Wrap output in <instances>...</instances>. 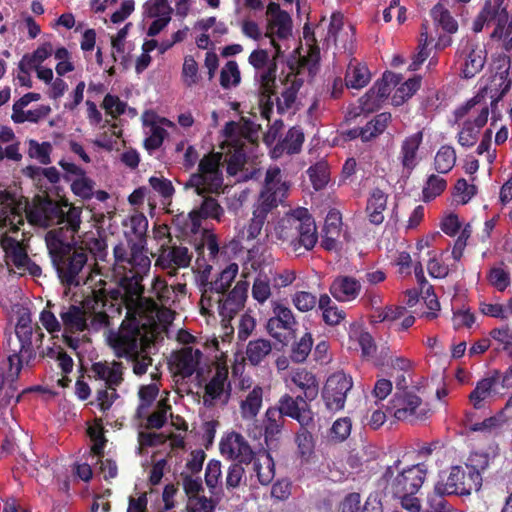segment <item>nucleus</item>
<instances>
[{"label": "nucleus", "mask_w": 512, "mask_h": 512, "mask_svg": "<svg viewBox=\"0 0 512 512\" xmlns=\"http://www.w3.org/2000/svg\"><path fill=\"white\" fill-rule=\"evenodd\" d=\"M331 295L340 302L355 300L361 292V283L352 276H338L330 285Z\"/></svg>", "instance_id": "bb28decb"}, {"label": "nucleus", "mask_w": 512, "mask_h": 512, "mask_svg": "<svg viewBox=\"0 0 512 512\" xmlns=\"http://www.w3.org/2000/svg\"><path fill=\"white\" fill-rule=\"evenodd\" d=\"M8 259L17 267H25L29 257L21 243L13 238H6L3 242Z\"/></svg>", "instance_id": "de8ad7c7"}, {"label": "nucleus", "mask_w": 512, "mask_h": 512, "mask_svg": "<svg viewBox=\"0 0 512 512\" xmlns=\"http://www.w3.org/2000/svg\"><path fill=\"white\" fill-rule=\"evenodd\" d=\"M23 363L16 354H9L6 362L0 367V409L6 408L13 400L15 404L20 400L16 381Z\"/></svg>", "instance_id": "4468645a"}, {"label": "nucleus", "mask_w": 512, "mask_h": 512, "mask_svg": "<svg viewBox=\"0 0 512 512\" xmlns=\"http://www.w3.org/2000/svg\"><path fill=\"white\" fill-rule=\"evenodd\" d=\"M456 152L453 147L445 145L442 146L434 159L436 171L439 173H448L455 165Z\"/></svg>", "instance_id": "603ef678"}, {"label": "nucleus", "mask_w": 512, "mask_h": 512, "mask_svg": "<svg viewBox=\"0 0 512 512\" xmlns=\"http://www.w3.org/2000/svg\"><path fill=\"white\" fill-rule=\"evenodd\" d=\"M56 232H47L46 246L58 278L63 285L79 286L80 272L88 261V253L82 246H76L75 239H58Z\"/></svg>", "instance_id": "f257e3e1"}, {"label": "nucleus", "mask_w": 512, "mask_h": 512, "mask_svg": "<svg viewBox=\"0 0 512 512\" xmlns=\"http://www.w3.org/2000/svg\"><path fill=\"white\" fill-rule=\"evenodd\" d=\"M272 353L271 341L264 338L250 340L246 346V359L252 366H258Z\"/></svg>", "instance_id": "c9c22d12"}, {"label": "nucleus", "mask_w": 512, "mask_h": 512, "mask_svg": "<svg viewBox=\"0 0 512 512\" xmlns=\"http://www.w3.org/2000/svg\"><path fill=\"white\" fill-rule=\"evenodd\" d=\"M241 81L238 64L234 60L228 61L220 72V85L224 89L239 85Z\"/></svg>", "instance_id": "4d7b16f0"}, {"label": "nucleus", "mask_w": 512, "mask_h": 512, "mask_svg": "<svg viewBox=\"0 0 512 512\" xmlns=\"http://www.w3.org/2000/svg\"><path fill=\"white\" fill-rule=\"evenodd\" d=\"M16 341L11 335L7 339V349L10 354H16L27 365L35 358L36 353L32 344L33 329L28 315H21L15 328Z\"/></svg>", "instance_id": "dca6fc26"}, {"label": "nucleus", "mask_w": 512, "mask_h": 512, "mask_svg": "<svg viewBox=\"0 0 512 512\" xmlns=\"http://www.w3.org/2000/svg\"><path fill=\"white\" fill-rule=\"evenodd\" d=\"M266 218V215L259 213V210L255 208L253 211V217L250 219L248 225L245 226L239 234L240 240L250 241L257 238V236L261 233Z\"/></svg>", "instance_id": "3c124183"}, {"label": "nucleus", "mask_w": 512, "mask_h": 512, "mask_svg": "<svg viewBox=\"0 0 512 512\" xmlns=\"http://www.w3.org/2000/svg\"><path fill=\"white\" fill-rule=\"evenodd\" d=\"M81 215L82 207L74 206L67 199L46 198L31 213V221L43 227L57 225L48 232H56L58 239H75L82 223Z\"/></svg>", "instance_id": "f03ea898"}, {"label": "nucleus", "mask_w": 512, "mask_h": 512, "mask_svg": "<svg viewBox=\"0 0 512 512\" xmlns=\"http://www.w3.org/2000/svg\"><path fill=\"white\" fill-rule=\"evenodd\" d=\"M284 423L285 419L282 417L281 412L277 411L274 406L266 410L263 418V435L268 449L271 450L277 447Z\"/></svg>", "instance_id": "a878e982"}, {"label": "nucleus", "mask_w": 512, "mask_h": 512, "mask_svg": "<svg viewBox=\"0 0 512 512\" xmlns=\"http://www.w3.org/2000/svg\"><path fill=\"white\" fill-rule=\"evenodd\" d=\"M309 402L302 395L293 397L286 393L279 398L274 408L281 412L283 418L289 417L296 420L300 426H315L314 413Z\"/></svg>", "instance_id": "f3484780"}, {"label": "nucleus", "mask_w": 512, "mask_h": 512, "mask_svg": "<svg viewBox=\"0 0 512 512\" xmlns=\"http://www.w3.org/2000/svg\"><path fill=\"white\" fill-rule=\"evenodd\" d=\"M101 293L97 294L95 289L81 302V306L70 304L63 306L59 312L61 325L66 333H81L89 326L94 331H100L111 325V319L106 311V304Z\"/></svg>", "instance_id": "7ed1b4c3"}, {"label": "nucleus", "mask_w": 512, "mask_h": 512, "mask_svg": "<svg viewBox=\"0 0 512 512\" xmlns=\"http://www.w3.org/2000/svg\"><path fill=\"white\" fill-rule=\"evenodd\" d=\"M202 358V352L199 349L192 347H184L177 351L173 356V366L175 373L182 378H188L197 372V376L201 375L197 371L198 365Z\"/></svg>", "instance_id": "b1692460"}, {"label": "nucleus", "mask_w": 512, "mask_h": 512, "mask_svg": "<svg viewBox=\"0 0 512 512\" xmlns=\"http://www.w3.org/2000/svg\"><path fill=\"white\" fill-rule=\"evenodd\" d=\"M289 186L286 183L271 188H263L256 205L259 213L268 215L273 209L277 208L279 204L284 202L287 197Z\"/></svg>", "instance_id": "c756f323"}, {"label": "nucleus", "mask_w": 512, "mask_h": 512, "mask_svg": "<svg viewBox=\"0 0 512 512\" xmlns=\"http://www.w3.org/2000/svg\"><path fill=\"white\" fill-rule=\"evenodd\" d=\"M168 410H171V406L164 400L160 401L157 410L147 417L146 428L161 429L166 424Z\"/></svg>", "instance_id": "e2e57ef3"}, {"label": "nucleus", "mask_w": 512, "mask_h": 512, "mask_svg": "<svg viewBox=\"0 0 512 512\" xmlns=\"http://www.w3.org/2000/svg\"><path fill=\"white\" fill-rule=\"evenodd\" d=\"M312 346V335L306 332L299 340L293 343L290 354L291 360L296 363L304 362L310 354Z\"/></svg>", "instance_id": "864d4df0"}, {"label": "nucleus", "mask_w": 512, "mask_h": 512, "mask_svg": "<svg viewBox=\"0 0 512 512\" xmlns=\"http://www.w3.org/2000/svg\"><path fill=\"white\" fill-rule=\"evenodd\" d=\"M222 159L221 152L205 154L199 160L197 172L190 175L184 188L194 189L197 195L222 193L224 187Z\"/></svg>", "instance_id": "0eeeda50"}, {"label": "nucleus", "mask_w": 512, "mask_h": 512, "mask_svg": "<svg viewBox=\"0 0 512 512\" xmlns=\"http://www.w3.org/2000/svg\"><path fill=\"white\" fill-rule=\"evenodd\" d=\"M51 152L52 145L49 142L39 143L34 139L29 141V156L37 159L41 164L48 165L51 163Z\"/></svg>", "instance_id": "bf43d9fd"}, {"label": "nucleus", "mask_w": 512, "mask_h": 512, "mask_svg": "<svg viewBox=\"0 0 512 512\" xmlns=\"http://www.w3.org/2000/svg\"><path fill=\"white\" fill-rule=\"evenodd\" d=\"M271 278L268 274L260 271L252 285V297L254 300H256L259 304L265 303L271 296Z\"/></svg>", "instance_id": "49530a36"}, {"label": "nucleus", "mask_w": 512, "mask_h": 512, "mask_svg": "<svg viewBox=\"0 0 512 512\" xmlns=\"http://www.w3.org/2000/svg\"><path fill=\"white\" fill-rule=\"evenodd\" d=\"M420 294L418 295V309L421 310L420 317L427 320H433L437 317L440 310V303L436 294L425 280L419 281Z\"/></svg>", "instance_id": "7c9ffc66"}, {"label": "nucleus", "mask_w": 512, "mask_h": 512, "mask_svg": "<svg viewBox=\"0 0 512 512\" xmlns=\"http://www.w3.org/2000/svg\"><path fill=\"white\" fill-rule=\"evenodd\" d=\"M144 276L136 275L130 271H124V275L119 280L118 287L106 288L100 287L95 289L96 293H101V297L106 304V311L110 319L119 317L123 308L127 309V313L142 314L141 295L143 286L141 284Z\"/></svg>", "instance_id": "39448f33"}, {"label": "nucleus", "mask_w": 512, "mask_h": 512, "mask_svg": "<svg viewBox=\"0 0 512 512\" xmlns=\"http://www.w3.org/2000/svg\"><path fill=\"white\" fill-rule=\"evenodd\" d=\"M203 201L198 209H193L199 215V224L202 225V221L207 218L215 219L220 221L224 215V209L218 203V201L209 196V194L202 195Z\"/></svg>", "instance_id": "37998d69"}, {"label": "nucleus", "mask_w": 512, "mask_h": 512, "mask_svg": "<svg viewBox=\"0 0 512 512\" xmlns=\"http://www.w3.org/2000/svg\"><path fill=\"white\" fill-rule=\"evenodd\" d=\"M446 0H440L430 12L434 23L441 27L445 32L454 34L458 30V23L451 15Z\"/></svg>", "instance_id": "e433bc0d"}, {"label": "nucleus", "mask_w": 512, "mask_h": 512, "mask_svg": "<svg viewBox=\"0 0 512 512\" xmlns=\"http://www.w3.org/2000/svg\"><path fill=\"white\" fill-rule=\"evenodd\" d=\"M292 382L303 391L302 396L309 401H313L318 396L319 384L312 372L298 369L292 375Z\"/></svg>", "instance_id": "72a5a7b5"}, {"label": "nucleus", "mask_w": 512, "mask_h": 512, "mask_svg": "<svg viewBox=\"0 0 512 512\" xmlns=\"http://www.w3.org/2000/svg\"><path fill=\"white\" fill-rule=\"evenodd\" d=\"M387 205V195L376 188L372 191L367 201L366 212L372 224L379 225L384 221L383 212Z\"/></svg>", "instance_id": "f704fd0d"}, {"label": "nucleus", "mask_w": 512, "mask_h": 512, "mask_svg": "<svg viewBox=\"0 0 512 512\" xmlns=\"http://www.w3.org/2000/svg\"><path fill=\"white\" fill-rule=\"evenodd\" d=\"M502 395V389L499 387L497 379L493 378L491 374L477 383L469 395V400L475 408H480L486 401Z\"/></svg>", "instance_id": "cd10ccee"}, {"label": "nucleus", "mask_w": 512, "mask_h": 512, "mask_svg": "<svg viewBox=\"0 0 512 512\" xmlns=\"http://www.w3.org/2000/svg\"><path fill=\"white\" fill-rule=\"evenodd\" d=\"M482 485V476L476 472L467 473L460 466L451 468L445 483L437 487L441 494L470 495L472 491H479Z\"/></svg>", "instance_id": "2eb2a0df"}, {"label": "nucleus", "mask_w": 512, "mask_h": 512, "mask_svg": "<svg viewBox=\"0 0 512 512\" xmlns=\"http://www.w3.org/2000/svg\"><path fill=\"white\" fill-rule=\"evenodd\" d=\"M454 122L458 124L457 142L464 148L473 147L486 125L489 116V106L481 95H476L465 104L455 109Z\"/></svg>", "instance_id": "423d86ee"}, {"label": "nucleus", "mask_w": 512, "mask_h": 512, "mask_svg": "<svg viewBox=\"0 0 512 512\" xmlns=\"http://www.w3.org/2000/svg\"><path fill=\"white\" fill-rule=\"evenodd\" d=\"M292 27V18L288 12L279 13L276 17L268 19L265 37L270 39L277 56L281 54V46L276 42L275 36L281 40L289 38L292 35Z\"/></svg>", "instance_id": "393cba45"}, {"label": "nucleus", "mask_w": 512, "mask_h": 512, "mask_svg": "<svg viewBox=\"0 0 512 512\" xmlns=\"http://www.w3.org/2000/svg\"><path fill=\"white\" fill-rule=\"evenodd\" d=\"M304 133L300 127H292L288 130L285 138L283 139L281 146L288 154L299 153L303 142Z\"/></svg>", "instance_id": "6e6d98bb"}, {"label": "nucleus", "mask_w": 512, "mask_h": 512, "mask_svg": "<svg viewBox=\"0 0 512 512\" xmlns=\"http://www.w3.org/2000/svg\"><path fill=\"white\" fill-rule=\"evenodd\" d=\"M191 257L188 248L185 246H162L155 266L167 270L169 276H175L179 268H186L190 265Z\"/></svg>", "instance_id": "aec40b11"}, {"label": "nucleus", "mask_w": 512, "mask_h": 512, "mask_svg": "<svg viewBox=\"0 0 512 512\" xmlns=\"http://www.w3.org/2000/svg\"><path fill=\"white\" fill-rule=\"evenodd\" d=\"M249 283L240 280L234 288L227 291L216 303L214 308L223 319H232L245 305L247 299Z\"/></svg>", "instance_id": "412c9836"}, {"label": "nucleus", "mask_w": 512, "mask_h": 512, "mask_svg": "<svg viewBox=\"0 0 512 512\" xmlns=\"http://www.w3.org/2000/svg\"><path fill=\"white\" fill-rule=\"evenodd\" d=\"M371 80V73L366 65L350 63L345 74V86L348 89H362Z\"/></svg>", "instance_id": "4c0bfd02"}, {"label": "nucleus", "mask_w": 512, "mask_h": 512, "mask_svg": "<svg viewBox=\"0 0 512 512\" xmlns=\"http://www.w3.org/2000/svg\"><path fill=\"white\" fill-rule=\"evenodd\" d=\"M152 293L162 307H171L187 294L185 283L169 285L164 279L156 277L152 283Z\"/></svg>", "instance_id": "5701e85b"}, {"label": "nucleus", "mask_w": 512, "mask_h": 512, "mask_svg": "<svg viewBox=\"0 0 512 512\" xmlns=\"http://www.w3.org/2000/svg\"><path fill=\"white\" fill-rule=\"evenodd\" d=\"M402 80L403 77L401 74H395L391 71H386L383 73L381 79H378L373 84L371 89L374 90V93L377 94L378 99H380L383 103L390 95L391 90L400 84Z\"/></svg>", "instance_id": "a19ab883"}, {"label": "nucleus", "mask_w": 512, "mask_h": 512, "mask_svg": "<svg viewBox=\"0 0 512 512\" xmlns=\"http://www.w3.org/2000/svg\"><path fill=\"white\" fill-rule=\"evenodd\" d=\"M207 249L209 252V259H214L219 253V244L217 236L211 233L207 229H203L200 240L195 243V250L198 254V258H204V250ZM199 259H197L198 261Z\"/></svg>", "instance_id": "8fccbe9b"}, {"label": "nucleus", "mask_w": 512, "mask_h": 512, "mask_svg": "<svg viewBox=\"0 0 512 512\" xmlns=\"http://www.w3.org/2000/svg\"><path fill=\"white\" fill-rule=\"evenodd\" d=\"M158 393L159 389L155 384L145 385L139 389L138 395L140 399V404L137 408L138 417H142V413L152 405Z\"/></svg>", "instance_id": "052dcab7"}, {"label": "nucleus", "mask_w": 512, "mask_h": 512, "mask_svg": "<svg viewBox=\"0 0 512 512\" xmlns=\"http://www.w3.org/2000/svg\"><path fill=\"white\" fill-rule=\"evenodd\" d=\"M446 180L438 175L432 174L425 181L422 188V201L429 203L440 196L446 189Z\"/></svg>", "instance_id": "a18cd8bd"}, {"label": "nucleus", "mask_w": 512, "mask_h": 512, "mask_svg": "<svg viewBox=\"0 0 512 512\" xmlns=\"http://www.w3.org/2000/svg\"><path fill=\"white\" fill-rule=\"evenodd\" d=\"M399 158L403 167V176L409 177L416 166V135H412L403 141Z\"/></svg>", "instance_id": "79ce46f5"}, {"label": "nucleus", "mask_w": 512, "mask_h": 512, "mask_svg": "<svg viewBox=\"0 0 512 512\" xmlns=\"http://www.w3.org/2000/svg\"><path fill=\"white\" fill-rule=\"evenodd\" d=\"M414 92H416V76L408 78L395 90L392 96V104L394 106L402 105Z\"/></svg>", "instance_id": "680f3d73"}, {"label": "nucleus", "mask_w": 512, "mask_h": 512, "mask_svg": "<svg viewBox=\"0 0 512 512\" xmlns=\"http://www.w3.org/2000/svg\"><path fill=\"white\" fill-rule=\"evenodd\" d=\"M172 224L181 232V233H193L197 234L201 228L199 224V215L194 210L190 211L188 214L179 213L175 215L172 219Z\"/></svg>", "instance_id": "09e8293b"}, {"label": "nucleus", "mask_w": 512, "mask_h": 512, "mask_svg": "<svg viewBox=\"0 0 512 512\" xmlns=\"http://www.w3.org/2000/svg\"><path fill=\"white\" fill-rule=\"evenodd\" d=\"M144 244L141 241L128 240L129 260L125 271L143 276L149 272L151 260L145 252Z\"/></svg>", "instance_id": "c85d7f7f"}, {"label": "nucleus", "mask_w": 512, "mask_h": 512, "mask_svg": "<svg viewBox=\"0 0 512 512\" xmlns=\"http://www.w3.org/2000/svg\"><path fill=\"white\" fill-rule=\"evenodd\" d=\"M199 67L193 56L187 55L184 58L181 78L186 87H193L199 82Z\"/></svg>", "instance_id": "13d9d810"}, {"label": "nucleus", "mask_w": 512, "mask_h": 512, "mask_svg": "<svg viewBox=\"0 0 512 512\" xmlns=\"http://www.w3.org/2000/svg\"><path fill=\"white\" fill-rule=\"evenodd\" d=\"M425 31L421 32L419 43H422L421 49L418 51V65L424 60L430 58L428 67L435 66L437 64V57L435 54L431 56L435 48L444 49L452 44V39L449 36H441L436 44H434V37L429 36L426 27L423 25Z\"/></svg>", "instance_id": "2f4dec72"}, {"label": "nucleus", "mask_w": 512, "mask_h": 512, "mask_svg": "<svg viewBox=\"0 0 512 512\" xmlns=\"http://www.w3.org/2000/svg\"><path fill=\"white\" fill-rule=\"evenodd\" d=\"M230 394L231 387L228 382V371L226 368L217 367L214 375L204 387L203 404L208 408L213 407L218 400L226 404Z\"/></svg>", "instance_id": "4be33fe9"}, {"label": "nucleus", "mask_w": 512, "mask_h": 512, "mask_svg": "<svg viewBox=\"0 0 512 512\" xmlns=\"http://www.w3.org/2000/svg\"><path fill=\"white\" fill-rule=\"evenodd\" d=\"M318 307L322 311L323 321L329 326L338 325L345 319L346 313L339 309L327 294L320 295Z\"/></svg>", "instance_id": "ea45409f"}, {"label": "nucleus", "mask_w": 512, "mask_h": 512, "mask_svg": "<svg viewBox=\"0 0 512 512\" xmlns=\"http://www.w3.org/2000/svg\"><path fill=\"white\" fill-rule=\"evenodd\" d=\"M180 479L189 502H193L195 499L201 497L200 493L204 491L201 477H194V475L188 472H181Z\"/></svg>", "instance_id": "5fc2aeb1"}, {"label": "nucleus", "mask_w": 512, "mask_h": 512, "mask_svg": "<svg viewBox=\"0 0 512 512\" xmlns=\"http://www.w3.org/2000/svg\"><path fill=\"white\" fill-rule=\"evenodd\" d=\"M292 303L300 312L311 311L318 303L316 295L307 291H297L292 295Z\"/></svg>", "instance_id": "69168bd1"}, {"label": "nucleus", "mask_w": 512, "mask_h": 512, "mask_svg": "<svg viewBox=\"0 0 512 512\" xmlns=\"http://www.w3.org/2000/svg\"><path fill=\"white\" fill-rule=\"evenodd\" d=\"M251 464L258 482L263 486L269 485L275 476V464L271 454L268 451H263L256 455L253 451Z\"/></svg>", "instance_id": "473e14b6"}, {"label": "nucleus", "mask_w": 512, "mask_h": 512, "mask_svg": "<svg viewBox=\"0 0 512 512\" xmlns=\"http://www.w3.org/2000/svg\"><path fill=\"white\" fill-rule=\"evenodd\" d=\"M222 478L221 462L216 459H211L205 469V483L213 494L214 489L217 488L218 483Z\"/></svg>", "instance_id": "0e129e2a"}, {"label": "nucleus", "mask_w": 512, "mask_h": 512, "mask_svg": "<svg viewBox=\"0 0 512 512\" xmlns=\"http://www.w3.org/2000/svg\"><path fill=\"white\" fill-rule=\"evenodd\" d=\"M212 267L207 265L199 278V290L201 292L200 310L202 315H210L216 303H219L220 298L228 291V289L219 283L217 279L208 280V274Z\"/></svg>", "instance_id": "6ab92c4d"}, {"label": "nucleus", "mask_w": 512, "mask_h": 512, "mask_svg": "<svg viewBox=\"0 0 512 512\" xmlns=\"http://www.w3.org/2000/svg\"><path fill=\"white\" fill-rule=\"evenodd\" d=\"M411 374L407 372L397 373L396 392L387 407L389 413H393L397 420L413 418L416 411V387L411 386Z\"/></svg>", "instance_id": "9b49d317"}, {"label": "nucleus", "mask_w": 512, "mask_h": 512, "mask_svg": "<svg viewBox=\"0 0 512 512\" xmlns=\"http://www.w3.org/2000/svg\"><path fill=\"white\" fill-rule=\"evenodd\" d=\"M491 337L499 343L504 351L512 355V328L507 326L491 331Z\"/></svg>", "instance_id": "774afa93"}, {"label": "nucleus", "mask_w": 512, "mask_h": 512, "mask_svg": "<svg viewBox=\"0 0 512 512\" xmlns=\"http://www.w3.org/2000/svg\"><path fill=\"white\" fill-rule=\"evenodd\" d=\"M11 119L16 124L24 122L38 123L51 113L48 105H40L36 109L25 111L24 109H13Z\"/></svg>", "instance_id": "c03bdc74"}, {"label": "nucleus", "mask_w": 512, "mask_h": 512, "mask_svg": "<svg viewBox=\"0 0 512 512\" xmlns=\"http://www.w3.org/2000/svg\"><path fill=\"white\" fill-rule=\"evenodd\" d=\"M394 477L393 467L385 470L380 485L386 493H391L401 500V506L409 511L416 512V471L414 466L403 469Z\"/></svg>", "instance_id": "9d476101"}, {"label": "nucleus", "mask_w": 512, "mask_h": 512, "mask_svg": "<svg viewBox=\"0 0 512 512\" xmlns=\"http://www.w3.org/2000/svg\"><path fill=\"white\" fill-rule=\"evenodd\" d=\"M149 184L155 192H157L162 198L169 199L173 197L175 193L172 182L163 177L152 176L149 178Z\"/></svg>", "instance_id": "338daca9"}, {"label": "nucleus", "mask_w": 512, "mask_h": 512, "mask_svg": "<svg viewBox=\"0 0 512 512\" xmlns=\"http://www.w3.org/2000/svg\"><path fill=\"white\" fill-rule=\"evenodd\" d=\"M279 240L287 243L293 252L301 255L312 250L318 240L315 220L308 209L299 207L283 217L275 227Z\"/></svg>", "instance_id": "20e7f679"}, {"label": "nucleus", "mask_w": 512, "mask_h": 512, "mask_svg": "<svg viewBox=\"0 0 512 512\" xmlns=\"http://www.w3.org/2000/svg\"><path fill=\"white\" fill-rule=\"evenodd\" d=\"M272 311L274 315L267 321V332L277 341L286 344L287 337L282 331L294 332L298 322L292 310L279 302H273Z\"/></svg>", "instance_id": "a211bd4d"}, {"label": "nucleus", "mask_w": 512, "mask_h": 512, "mask_svg": "<svg viewBox=\"0 0 512 512\" xmlns=\"http://www.w3.org/2000/svg\"><path fill=\"white\" fill-rule=\"evenodd\" d=\"M353 387L352 377L342 371L330 375L322 390V399L330 412H338L345 406L348 392Z\"/></svg>", "instance_id": "f8f14e48"}, {"label": "nucleus", "mask_w": 512, "mask_h": 512, "mask_svg": "<svg viewBox=\"0 0 512 512\" xmlns=\"http://www.w3.org/2000/svg\"><path fill=\"white\" fill-rule=\"evenodd\" d=\"M262 402L263 388L257 385L241 401L240 413L242 418L246 420L254 419L262 407Z\"/></svg>", "instance_id": "58836bf2"}, {"label": "nucleus", "mask_w": 512, "mask_h": 512, "mask_svg": "<svg viewBox=\"0 0 512 512\" xmlns=\"http://www.w3.org/2000/svg\"><path fill=\"white\" fill-rule=\"evenodd\" d=\"M222 455L237 460L229 466L226 476L227 489H235L241 485L245 475L243 464L250 465L253 460V450L245 438L236 432H232L220 442Z\"/></svg>", "instance_id": "6e6552de"}, {"label": "nucleus", "mask_w": 512, "mask_h": 512, "mask_svg": "<svg viewBox=\"0 0 512 512\" xmlns=\"http://www.w3.org/2000/svg\"><path fill=\"white\" fill-rule=\"evenodd\" d=\"M457 62L464 78L478 74L486 62V50L480 43L470 38L461 40L457 50Z\"/></svg>", "instance_id": "ddd939ff"}, {"label": "nucleus", "mask_w": 512, "mask_h": 512, "mask_svg": "<svg viewBox=\"0 0 512 512\" xmlns=\"http://www.w3.org/2000/svg\"><path fill=\"white\" fill-rule=\"evenodd\" d=\"M146 324L141 322L140 314L126 313L119 331H110L109 345L114 349L119 358L135 356L139 350V340Z\"/></svg>", "instance_id": "1a4fd4ad"}]
</instances>
